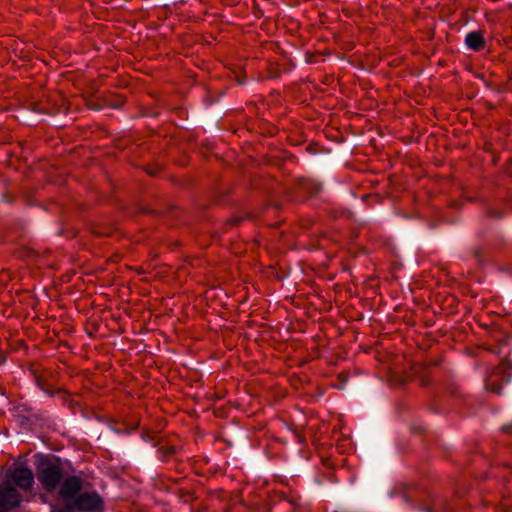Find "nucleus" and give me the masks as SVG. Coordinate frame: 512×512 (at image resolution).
Returning <instances> with one entry per match:
<instances>
[{
    "label": "nucleus",
    "mask_w": 512,
    "mask_h": 512,
    "mask_svg": "<svg viewBox=\"0 0 512 512\" xmlns=\"http://www.w3.org/2000/svg\"><path fill=\"white\" fill-rule=\"evenodd\" d=\"M104 509V502L100 495L93 492L81 493L74 499L68 509H60L58 512H101Z\"/></svg>",
    "instance_id": "f257e3e1"
},
{
    "label": "nucleus",
    "mask_w": 512,
    "mask_h": 512,
    "mask_svg": "<svg viewBox=\"0 0 512 512\" xmlns=\"http://www.w3.org/2000/svg\"><path fill=\"white\" fill-rule=\"evenodd\" d=\"M82 489V480L80 477L72 475L63 480L60 485L59 495L64 502L62 509H68L73 503L74 499L80 495Z\"/></svg>",
    "instance_id": "f03ea898"
},
{
    "label": "nucleus",
    "mask_w": 512,
    "mask_h": 512,
    "mask_svg": "<svg viewBox=\"0 0 512 512\" xmlns=\"http://www.w3.org/2000/svg\"><path fill=\"white\" fill-rule=\"evenodd\" d=\"M38 475L45 490L53 491L61 481L62 470L59 465L48 464L39 469Z\"/></svg>",
    "instance_id": "7ed1b4c3"
},
{
    "label": "nucleus",
    "mask_w": 512,
    "mask_h": 512,
    "mask_svg": "<svg viewBox=\"0 0 512 512\" xmlns=\"http://www.w3.org/2000/svg\"><path fill=\"white\" fill-rule=\"evenodd\" d=\"M10 412L17 424L24 429H28L32 424V418L37 417L34 409L25 402H18L13 404Z\"/></svg>",
    "instance_id": "20e7f679"
},
{
    "label": "nucleus",
    "mask_w": 512,
    "mask_h": 512,
    "mask_svg": "<svg viewBox=\"0 0 512 512\" xmlns=\"http://www.w3.org/2000/svg\"><path fill=\"white\" fill-rule=\"evenodd\" d=\"M22 502L20 493L12 487L3 488L0 508L12 509L18 507Z\"/></svg>",
    "instance_id": "39448f33"
},
{
    "label": "nucleus",
    "mask_w": 512,
    "mask_h": 512,
    "mask_svg": "<svg viewBox=\"0 0 512 512\" xmlns=\"http://www.w3.org/2000/svg\"><path fill=\"white\" fill-rule=\"evenodd\" d=\"M12 478L14 483L24 489H29L34 481L33 474L28 468H17L13 474Z\"/></svg>",
    "instance_id": "423d86ee"
},
{
    "label": "nucleus",
    "mask_w": 512,
    "mask_h": 512,
    "mask_svg": "<svg viewBox=\"0 0 512 512\" xmlns=\"http://www.w3.org/2000/svg\"><path fill=\"white\" fill-rule=\"evenodd\" d=\"M465 44L471 50L480 51L484 48L485 41L480 32L472 31L466 35Z\"/></svg>",
    "instance_id": "0eeeda50"
},
{
    "label": "nucleus",
    "mask_w": 512,
    "mask_h": 512,
    "mask_svg": "<svg viewBox=\"0 0 512 512\" xmlns=\"http://www.w3.org/2000/svg\"><path fill=\"white\" fill-rule=\"evenodd\" d=\"M397 494L400 495L401 500L406 503L410 504L414 501L415 494H416V488L414 487H408L406 485L401 486L399 491H392L390 493V496L394 498Z\"/></svg>",
    "instance_id": "6e6552de"
},
{
    "label": "nucleus",
    "mask_w": 512,
    "mask_h": 512,
    "mask_svg": "<svg viewBox=\"0 0 512 512\" xmlns=\"http://www.w3.org/2000/svg\"><path fill=\"white\" fill-rule=\"evenodd\" d=\"M57 395L60 396L62 404L65 405L73 414L80 410V404L71 395L64 390H57Z\"/></svg>",
    "instance_id": "1a4fd4ad"
},
{
    "label": "nucleus",
    "mask_w": 512,
    "mask_h": 512,
    "mask_svg": "<svg viewBox=\"0 0 512 512\" xmlns=\"http://www.w3.org/2000/svg\"><path fill=\"white\" fill-rule=\"evenodd\" d=\"M327 452L328 450H322V453H320L318 457L324 467L333 468L337 465L336 460Z\"/></svg>",
    "instance_id": "9d476101"
},
{
    "label": "nucleus",
    "mask_w": 512,
    "mask_h": 512,
    "mask_svg": "<svg viewBox=\"0 0 512 512\" xmlns=\"http://www.w3.org/2000/svg\"><path fill=\"white\" fill-rule=\"evenodd\" d=\"M111 429L113 431H115L116 433L120 434V433H131L132 431H134L136 429V426H127L126 424L122 423V424H112L111 425Z\"/></svg>",
    "instance_id": "9b49d317"
},
{
    "label": "nucleus",
    "mask_w": 512,
    "mask_h": 512,
    "mask_svg": "<svg viewBox=\"0 0 512 512\" xmlns=\"http://www.w3.org/2000/svg\"><path fill=\"white\" fill-rule=\"evenodd\" d=\"M303 188L309 191L311 194H317L322 189V185L319 183L306 181L303 185Z\"/></svg>",
    "instance_id": "f8f14e48"
},
{
    "label": "nucleus",
    "mask_w": 512,
    "mask_h": 512,
    "mask_svg": "<svg viewBox=\"0 0 512 512\" xmlns=\"http://www.w3.org/2000/svg\"><path fill=\"white\" fill-rule=\"evenodd\" d=\"M37 384L40 389L49 396L57 395V391L54 392L50 387H48L41 379H37Z\"/></svg>",
    "instance_id": "ddd939ff"
},
{
    "label": "nucleus",
    "mask_w": 512,
    "mask_h": 512,
    "mask_svg": "<svg viewBox=\"0 0 512 512\" xmlns=\"http://www.w3.org/2000/svg\"><path fill=\"white\" fill-rule=\"evenodd\" d=\"M389 381L391 382L393 385H402L404 383V379L403 377L399 376V379L398 380H394V373L392 372H387L386 371V382Z\"/></svg>",
    "instance_id": "4468645a"
},
{
    "label": "nucleus",
    "mask_w": 512,
    "mask_h": 512,
    "mask_svg": "<svg viewBox=\"0 0 512 512\" xmlns=\"http://www.w3.org/2000/svg\"><path fill=\"white\" fill-rule=\"evenodd\" d=\"M435 509L441 510V512H453L452 507L449 503H446L444 501H441L439 503L435 504Z\"/></svg>",
    "instance_id": "2eb2a0df"
},
{
    "label": "nucleus",
    "mask_w": 512,
    "mask_h": 512,
    "mask_svg": "<svg viewBox=\"0 0 512 512\" xmlns=\"http://www.w3.org/2000/svg\"><path fill=\"white\" fill-rule=\"evenodd\" d=\"M502 431L505 434L512 435V422L502 426Z\"/></svg>",
    "instance_id": "dca6fc26"
},
{
    "label": "nucleus",
    "mask_w": 512,
    "mask_h": 512,
    "mask_svg": "<svg viewBox=\"0 0 512 512\" xmlns=\"http://www.w3.org/2000/svg\"><path fill=\"white\" fill-rule=\"evenodd\" d=\"M365 198H371V199H374V200H375V202H377V203H381V199H382V198H381V195H380L379 193H376V194H374V195H370V194L365 195Z\"/></svg>",
    "instance_id": "f3484780"
},
{
    "label": "nucleus",
    "mask_w": 512,
    "mask_h": 512,
    "mask_svg": "<svg viewBox=\"0 0 512 512\" xmlns=\"http://www.w3.org/2000/svg\"><path fill=\"white\" fill-rule=\"evenodd\" d=\"M421 385L422 386H428L429 385V381L426 380V379H423V380H421Z\"/></svg>",
    "instance_id": "a211bd4d"
},
{
    "label": "nucleus",
    "mask_w": 512,
    "mask_h": 512,
    "mask_svg": "<svg viewBox=\"0 0 512 512\" xmlns=\"http://www.w3.org/2000/svg\"><path fill=\"white\" fill-rule=\"evenodd\" d=\"M167 452V456L169 455H172L176 450H173V449H170V450H165Z\"/></svg>",
    "instance_id": "6ab92c4d"
},
{
    "label": "nucleus",
    "mask_w": 512,
    "mask_h": 512,
    "mask_svg": "<svg viewBox=\"0 0 512 512\" xmlns=\"http://www.w3.org/2000/svg\"><path fill=\"white\" fill-rule=\"evenodd\" d=\"M239 222H240V219H239V218H235V219H233V220H232V223H233L234 225L238 224Z\"/></svg>",
    "instance_id": "aec40b11"
}]
</instances>
